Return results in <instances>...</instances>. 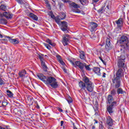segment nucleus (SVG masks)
<instances>
[{
  "instance_id": "nucleus-61",
  "label": "nucleus",
  "mask_w": 129,
  "mask_h": 129,
  "mask_svg": "<svg viewBox=\"0 0 129 129\" xmlns=\"http://www.w3.org/2000/svg\"><path fill=\"white\" fill-rule=\"evenodd\" d=\"M45 57H47V55H45Z\"/></svg>"
},
{
  "instance_id": "nucleus-17",
  "label": "nucleus",
  "mask_w": 129,
  "mask_h": 129,
  "mask_svg": "<svg viewBox=\"0 0 129 129\" xmlns=\"http://www.w3.org/2000/svg\"><path fill=\"white\" fill-rule=\"evenodd\" d=\"M80 53V57L81 60H86V56H85V53H84V51L82 50H80L79 51Z\"/></svg>"
},
{
  "instance_id": "nucleus-28",
  "label": "nucleus",
  "mask_w": 129,
  "mask_h": 129,
  "mask_svg": "<svg viewBox=\"0 0 129 129\" xmlns=\"http://www.w3.org/2000/svg\"><path fill=\"white\" fill-rule=\"evenodd\" d=\"M38 57L39 59H40V62H43V61H45V59H44V54H38Z\"/></svg>"
},
{
  "instance_id": "nucleus-1",
  "label": "nucleus",
  "mask_w": 129,
  "mask_h": 129,
  "mask_svg": "<svg viewBox=\"0 0 129 129\" xmlns=\"http://www.w3.org/2000/svg\"><path fill=\"white\" fill-rule=\"evenodd\" d=\"M83 81L84 82L80 81L79 83V86L81 88V90H84L85 91L86 89H87L88 92H93L94 86H93V83L89 80V78L87 77H84Z\"/></svg>"
},
{
  "instance_id": "nucleus-15",
  "label": "nucleus",
  "mask_w": 129,
  "mask_h": 129,
  "mask_svg": "<svg viewBox=\"0 0 129 129\" xmlns=\"http://www.w3.org/2000/svg\"><path fill=\"white\" fill-rule=\"evenodd\" d=\"M61 30L62 31H67V22L65 21L61 22Z\"/></svg>"
},
{
  "instance_id": "nucleus-35",
  "label": "nucleus",
  "mask_w": 129,
  "mask_h": 129,
  "mask_svg": "<svg viewBox=\"0 0 129 129\" xmlns=\"http://www.w3.org/2000/svg\"><path fill=\"white\" fill-rule=\"evenodd\" d=\"M45 47H46L47 48V49H48V50H50V49H51V46L50 45H49V44H47V43H43Z\"/></svg>"
},
{
  "instance_id": "nucleus-49",
  "label": "nucleus",
  "mask_w": 129,
  "mask_h": 129,
  "mask_svg": "<svg viewBox=\"0 0 129 129\" xmlns=\"http://www.w3.org/2000/svg\"><path fill=\"white\" fill-rule=\"evenodd\" d=\"M63 123H64V121H60V126H62Z\"/></svg>"
},
{
  "instance_id": "nucleus-19",
  "label": "nucleus",
  "mask_w": 129,
  "mask_h": 129,
  "mask_svg": "<svg viewBox=\"0 0 129 129\" xmlns=\"http://www.w3.org/2000/svg\"><path fill=\"white\" fill-rule=\"evenodd\" d=\"M29 17L34 21H38V17L35 15V14H34L33 13H30Z\"/></svg>"
},
{
  "instance_id": "nucleus-45",
  "label": "nucleus",
  "mask_w": 129,
  "mask_h": 129,
  "mask_svg": "<svg viewBox=\"0 0 129 129\" xmlns=\"http://www.w3.org/2000/svg\"><path fill=\"white\" fill-rule=\"evenodd\" d=\"M108 10H109V6L107 5L106 6V8L105 9V10L108 11Z\"/></svg>"
},
{
  "instance_id": "nucleus-25",
  "label": "nucleus",
  "mask_w": 129,
  "mask_h": 129,
  "mask_svg": "<svg viewBox=\"0 0 129 129\" xmlns=\"http://www.w3.org/2000/svg\"><path fill=\"white\" fill-rule=\"evenodd\" d=\"M7 92V95L9 97H10L11 98H13V97H14V94L11 91L8 90Z\"/></svg>"
},
{
  "instance_id": "nucleus-54",
  "label": "nucleus",
  "mask_w": 129,
  "mask_h": 129,
  "mask_svg": "<svg viewBox=\"0 0 129 129\" xmlns=\"http://www.w3.org/2000/svg\"><path fill=\"white\" fill-rule=\"evenodd\" d=\"M103 77H105V73H104L103 75Z\"/></svg>"
},
{
  "instance_id": "nucleus-60",
  "label": "nucleus",
  "mask_w": 129,
  "mask_h": 129,
  "mask_svg": "<svg viewBox=\"0 0 129 129\" xmlns=\"http://www.w3.org/2000/svg\"><path fill=\"white\" fill-rule=\"evenodd\" d=\"M95 123H97V121L96 120H95Z\"/></svg>"
},
{
  "instance_id": "nucleus-31",
  "label": "nucleus",
  "mask_w": 129,
  "mask_h": 129,
  "mask_svg": "<svg viewBox=\"0 0 129 129\" xmlns=\"http://www.w3.org/2000/svg\"><path fill=\"white\" fill-rule=\"evenodd\" d=\"M80 2L83 6H85L87 4H88V2L87 0H80Z\"/></svg>"
},
{
  "instance_id": "nucleus-62",
  "label": "nucleus",
  "mask_w": 129,
  "mask_h": 129,
  "mask_svg": "<svg viewBox=\"0 0 129 129\" xmlns=\"http://www.w3.org/2000/svg\"><path fill=\"white\" fill-rule=\"evenodd\" d=\"M0 67H1V65H0Z\"/></svg>"
},
{
  "instance_id": "nucleus-56",
  "label": "nucleus",
  "mask_w": 129,
  "mask_h": 129,
  "mask_svg": "<svg viewBox=\"0 0 129 129\" xmlns=\"http://www.w3.org/2000/svg\"><path fill=\"white\" fill-rule=\"evenodd\" d=\"M63 71H64V72L66 73V72H67V71H66V69H63Z\"/></svg>"
},
{
  "instance_id": "nucleus-33",
  "label": "nucleus",
  "mask_w": 129,
  "mask_h": 129,
  "mask_svg": "<svg viewBox=\"0 0 129 129\" xmlns=\"http://www.w3.org/2000/svg\"><path fill=\"white\" fill-rule=\"evenodd\" d=\"M8 42V40L7 39H3L0 40L1 44H6Z\"/></svg>"
},
{
  "instance_id": "nucleus-53",
  "label": "nucleus",
  "mask_w": 129,
  "mask_h": 129,
  "mask_svg": "<svg viewBox=\"0 0 129 129\" xmlns=\"http://www.w3.org/2000/svg\"><path fill=\"white\" fill-rule=\"evenodd\" d=\"M29 99H30V100H32V99H33V98L32 97H28Z\"/></svg>"
},
{
  "instance_id": "nucleus-22",
  "label": "nucleus",
  "mask_w": 129,
  "mask_h": 129,
  "mask_svg": "<svg viewBox=\"0 0 129 129\" xmlns=\"http://www.w3.org/2000/svg\"><path fill=\"white\" fill-rule=\"evenodd\" d=\"M108 102L109 103H112V102H114L115 101H113V97H112V95H109L108 96Z\"/></svg>"
},
{
  "instance_id": "nucleus-2",
  "label": "nucleus",
  "mask_w": 129,
  "mask_h": 129,
  "mask_svg": "<svg viewBox=\"0 0 129 129\" xmlns=\"http://www.w3.org/2000/svg\"><path fill=\"white\" fill-rule=\"evenodd\" d=\"M37 76L44 83L47 85H50L52 88H57L58 87V84H57L55 78L53 77H46L42 74H37Z\"/></svg>"
},
{
  "instance_id": "nucleus-55",
  "label": "nucleus",
  "mask_w": 129,
  "mask_h": 129,
  "mask_svg": "<svg viewBox=\"0 0 129 129\" xmlns=\"http://www.w3.org/2000/svg\"><path fill=\"white\" fill-rule=\"evenodd\" d=\"M0 129H6V128H5L2 127V126H0Z\"/></svg>"
},
{
  "instance_id": "nucleus-29",
  "label": "nucleus",
  "mask_w": 129,
  "mask_h": 129,
  "mask_svg": "<svg viewBox=\"0 0 129 129\" xmlns=\"http://www.w3.org/2000/svg\"><path fill=\"white\" fill-rule=\"evenodd\" d=\"M61 20H64L66 18V15L64 13H61L59 16H58Z\"/></svg>"
},
{
  "instance_id": "nucleus-44",
  "label": "nucleus",
  "mask_w": 129,
  "mask_h": 129,
  "mask_svg": "<svg viewBox=\"0 0 129 129\" xmlns=\"http://www.w3.org/2000/svg\"><path fill=\"white\" fill-rule=\"evenodd\" d=\"M46 7L48 9V10H51V5L49 3H48V4H46Z\"/></svg>"
},
{
  "instance_id": "nucleus-50",
  "label": "nucleus",
  "mask_w": 129,
  "mask_h": 129,
  "mask_svg": "<svg viewBox=\"0 0 129 129\" xmlns=\"http://www.w3.org/2000/svg\"><path fill=\"white\" fill-rule=\"evenodd\" d=\"M58 110L60 112H63V110L62 109H61V108H58Z\"/></svg>"
},
{
  "instance_id": "nucleus-18",
  "label": "nucleus",
  "mask_w": 129,
  "mask_h": 129,
  "mask_svg": "<svg viewBox=\"0 0 129 129\" xmlns=\"http://www.w3.org/2000/svg\"><path fill=\"white\" fill-rule=\"evenodd\" d=\"M93 72L94 73L97 74L98 76H100L101 73H100V69L99 68H94L93 69Z\"/></svg>"
},
{
  "instance_id": "nucleus-14",
  "label": "nucleus",
  "mask_w": 129,
  "mask_h": 129,
  "mask_svg": "<svg viewBox=\"0 0 129 129\" xmlns=\"http://www.w3.org/2000/svg\"><path fill=\"white\" fill-rule=\"evenodd\" d=\"M5 38L8 39L10 43H12V44H19V43H20V41H19V40L17 39H12L9 36H5Z\"/></svg>"
},
{
  "instance_id": "nucleus-58",
  "label": "nucleus",
  "mask_w": 129,
  "mask_h": 129,
  "mask_svg": "<svg viewBox=\"0 0 129 129\" xmlns=\"http://www.w3.org/2000/svg\"><path fill=\"white\" fill-rule=\"evenodd\" d=\"M92 129H95V126H92Z\"/></svg>"
},
{
  "instance_id": "nucleus-59",
  "label": "nucleus",
  "mask_w": 129,
  "mask_h": 129,
  "mask_svg": "<svg viewBox=\"0 0 129 129\" xmlns=\"http://www.w3.org/2000/svg\"><path fill=\"white\" fill-rule=\"evenodd\" d=\"M54 3H56V0H52Z\"/></svg>"
},
{
  "instance_id": "nucleus-42",
  "label": "nucleus",
  "mask_w": 129,
  "mask_h": 129,
  "mask_svg": "<svg viewBox=\"0 0 129 129\" xmlns=\"http://www.w3.org/2000/svg\"><path fill=\"white\" fill-rule=\"evenodd\" d=\"M56 58H57V61H58L62 59V58H61V56L60 55H56Z\"/></svg>"
},
{
  "instance_id": "nucleus-40",
  "label": "nucleus",
  "mask_w": 129,
  "mask_h": 129,
  "mask_svg": "<svg viewBox=\"0 0 129 129\" xmlns=\"http://www.w3.org/2000/svg\"><path fill=\"white\" fill-rule=\"evenodd\" d=\"M50 17H51V19H53V20H55L56 17H55L54 15H53V13L50 12Z\"/></svg>"
},
{
  "instance_id": "nucleus-11",
  "label": "nucleus",
  "mask_w": 129,
  "mask_h": 129,
  "mask_svg": "<svg viewBox=\"0 0 129 129\" xmlns=\"http://www.w3.org/2000/svg\"><path fill=\"white\" fill-rule=\"evenodd\" d=\"M4 17L6 18V19H12L13 15L8 12H4L3 13L0 12V18H4Z\"/></svg>"
},
{
  "instance_id": "nucleus-10",
  "label": "nucleus",
  "mask_w": 129,
  "mask_h": 129,
  "mask_svg": "<svg viewBox=\"0 0 129 129\" xmlns=\"http://www.w3.org/2000/svg\"><path fill=\"white\" fill-rule=\"evenodd\" d=\"M112 49V45L110 43V39L107 38L105 45V49L106 51H109Z\"/></svg>"
},
{
  "instance_id": "nucleus-32",
  "label": "nucleus",
  "mask_w": 129,
  "mask_h": 129,
  "mask_svg": "<svg viewBox=\"0 0 129 129\" xmlns=\"http://www.w3.org/2000/svg\"><path fill=\"white\" fill-rule=\"evenodd\" d=\"M97 12L98 13H99V14H102V13L104 12V6H102V7L99 10H98Z\"/></svg>"
},
{
  "instance_id": "nucleus-36",
  "label": "nucleus",
  "mask_w": 129,
  "mask_h": 129,
  "mask_svg": "<svg viewBox=\"0 0 129 129\" xmlns=\"http://www.w3.org/2000/svg\"><path fill=\"white\" fill-rule=\"evenodd\" d=\"M67 101L69 103H71L73 102V100H72V98L69 97L67 99Z\"/></svg>"
},
{
  "instance_id": "nucleus-16",
  "label": "nucleus",
  "mask_w": 129,
  "mask_h": 129,
  "mask_svg": "<svg viewBox=\"0 0 129 129\" xmlns=\"http://www.w3.org/2000/svg\"><path fill=\"white\" fill-rule=\"evenodd\" d=\"M18 74L21 78H25L26 77V74H27V72H26V70H23L19 72Z\"/></svg>"
},
{
  "instance_id": "nucleus-13",
  "label": "nucleus",
  "mask_w": 129,
  "mask_h": 129,
  "mask_svg": "<svg viewBox=\"0 0 129 129\" xmlns=\"http://www.w3.org/2000/svg\"><path fill=\"white\" fill-rule=\"evenodd\" d=\"M97 24L94 22H91L90 26H89V29L91 32H93L95 30V29L97 28Z\"/></svg>"
},
{
  "instance_id": "nucleus-4",
  "label": "nucleus",
  "mask_w": 129,
  "mask_h": 129,
  "mask_svg": "<svg viewBox=\"0 0 129 129\" xmlns=\"http://www.w3.org/2000/svg\"><path fill=\"white\" fill-rule=\"evenodd\" d=\"M69 6L70 8H74V9L72 10L73 12L74 13H77L78 14H82V13H83V11H80L78 8H80V6L77 4L76 3L73 2V3H70Z\"/></svg>"
},
{
  "instance_id": "nucleus-43",
  "label": "nucleus",
  "mask_w": 129,
  "mask_h": 129,
  "mask_svg": "<svg viewBox=\"0 0 129 129\" xmlns=\"http://www.w3.org/2000/svg\"><path fill=\"white\" fill-rule=\"evenodd\" d=\"M3 84H5V82L0 78V85H3Z\"/></svg>"
},
{
  "instance_id": "nucleus-51",
  "label": "nucleus",
  "mask_w": 129,
  "mask_h": 129,
  "mask_svg": "<svg viewBox=\"0 0 129 129\" xmlns=\"http://www.w3.org/2000/svg\"><path fill=\"white\" fill-rule=\"evenodd\" d=\"M45 3L46 5H48L49 4V2L48 1V0H45Z\"/></svg>"
},
{
  "instance_id": "nucleus-12",
  "label": "nucleus",
  "mask_w": 129,
  "mask_h": 129,
  "mask_svg": "<svg viewBox=\"0 0 129 129\" xmlns=\"http://www.w3.org/2000/svg\"><path fill=\"white\" fill-rule=\"evenodd\" d=\"M69 39H70V36L68 34H66L63 37L62 44L64 46H67L68 43H69Z\"/></svg>"
},
{
  "instance_id": "nucleus-47",
  "label": "nucleus",
  "mask_w": 129,
  "mask_h": 129,
  "mask_svg": "<svg viewBox=\"0 0 129 129\" xmlns=\"http://www.w3.org/2000/svg\"><path fill=\"white\" fill-rule=\"evenodd\" d=\"M62 1L64 3H70V1L69 0H62Z\"/></svg>"
},
{
  "instance_id": "nucleus-26",
  "label": "nucleus",
  "mask_w": 129,
  "mask_h": 129,
  "mask_svg": "<svg viewBox=\"0 0 129 129\" xmlns=\"http://www.w3.org/2000/svg\"><path fill=\"white\" fill-rule=\"evenodd\" d=\"M54 20H55L56 24H58V25H60V21H61V18L59 16L55 17Z\"/></svg>"
},
{
  "instance_id": "nucleus-34",
  "label": "nucleus",
  "mask_w": 129,
  "mask_h": 129,
  "mask_svg": "<svg viewBox=\"0 0 129 129\" xmlns=\"http://www.w3.org/2000/svg\"><path fill=\"white\" fill-rule=\"evenodd\" d=\"M84 67H85L86 70H88V71H90V70H91V69L89 67V65H86L85 63V66H84Z\"/></svg>"
},
{
  "instance_id": "nucleus-21",
  "label": "nucleus",
  "mask_w": 129,
  "mask_h": 129,
  "mask_svg": "<svg viewBox=\"0 0 129 129\" xmlns=\"http://www.w3.org/2000/svg\"><path fill=\"white\" fill-rule=\"evenodd\" d=\"M0 24L1 25H7L8 24V21L5 18H0Z\"/></svg>"
},
{
  "instance_id": "nucleus-52",
  "label": "nucleus",
  "mask_w": 129,
  "mask_h": 129,
  "mask_svg": "<svg viewBox=\"0 0 129 129\" xmlns=\"http://www.w3.org/2000/svg\"><path fill=\"white\" fill-rule=\"evenodd\" d=\"M94 3H97L99 0H92Z\"/></svg>"
},
{
  "instance_id": "nucleus-37",
  "label": "nucleus",
  "mask_w": 129,
  "mask_h": 129,
  "mask_svg": "<svg viewBox=\"0 0 129 129\" xmlns=\"http://www.w3.org/2000/svg\"><path fill=\"white\" fill-rule=\"evenodd\" d=\"M3 106H7L8 105V102L6 101H3L2 102Z\"/></svg>"
},
{
  "instance_id": "nucleus-9",
  "label": "nucleus",
  "mask_w": 129,
  "mask_h": 129,
  "mask_svg": "<svg viewBox=\"0 0 129 129\" xmlns=\"http://www.w3.org/2000/svg\"><path fill=\"white\" fill-rule=\"evenodd\" d=\"M128 42V38L125 36H122L119 40L120 44H125V46L127 47V43Z\"/></svg>"
},
{
  "instance_id": "nucleus-8",
  "label": "nucleus",
  "mask_w": 129,
  "mask_h": 129,
  "mask_svg": "<svg viewBox=\"0 0 129 129\" xmlns=\"http://www.w3.org/2000/svg\"><path fill=\"white\" fill-rule=\"evenodd\" d=\"M106 123L109 125L108 129H113L111 126L113 125V120L111 118L110 116H108L106 117Z\"/></svg>"
},
{
  "instance_id": "nucleus-3",
  "label": "nucleus",
  "mask_w": 129,
  "mask_h": 129,
  "mask_svg": "<svg viewBox=\"0 0 129 129\" xmlns=\"http://www.w3.org/2000/svg\"><path fill=\"white\" fill-rule=\"evenodd\" d=\"M122 76H123V70L121 69H119L116 72V75H114V78L112 79L115 88H119L120 86V79Z\"/></svg>"
},
{
  "instance_id": "nucleus-48",
  "label": "nucleus",
  "mask_w": 129,
  "mask_h": 129,
  "mask_svg": "<svg viewBox=\"0 0 129 129\" xmlns=\"http://www.w3.org/2000/svg\"><path fill=\"white\" fill-rule=\"evenodd\" d=\"M100 129H105V128H104V126H103V125H100Z\"/></svg>"
},
{
  "instance_id": "nucleus-6",
  "label": "nucleus",
  "mask_w": 129,
  "mask_h": 129,
  "mask_svg": "<svg viewBox=\"0 0 129 129\" xmlns=\"http://www.w3.org/2000/svg\"><path fill=\"white\" fill-rule=\"evenodd\" d=\"M124 60H125V56L123 55L118 57L117 64L118 67H123L124 66Z\"/></svg>"
},
{
  "instance_id": "nucleus-23",
  "label": "nucleus",
  "mask_w": 129,
  "mask_h": 129,
  "mask_svg": "<svg viewBox=\"0 0 129 129\" xmlns=\"http://www.w3.org/2000/svg\"><path fill=\"white\" fill-rule=\"evenodd\" d=\"M41 66L43 68V69L44 71H47V66L46 65V63H45V60H44L43 61H41Z\"/></svg>"
},
{
  "instance_id": "nucleus-30",
  "label": "nucleus",
  "mask_w": 129,
  "mask_h": 129,
  "mask_svg": "<svg viewBox=\"0 0 129 129\" xmlns=\"http://www.w3.org/2000/svg\"><path fill=\"white\" fill-rule=\"evenodd\" d=\"M0 10L6 12V11H7V6L3 5L0 6Z\"/></svg>"
},
{
  "instance_id": "nucleus-20",
  "label": "nucleus",
  "mask_w": 129,
  "mask_h": 129,
  "mask_svg": "<svg viewBox=\"0 0 129 129\" xmlns=\"http://www.w3.org/2000/svg\"><path fill=\"white\" fill-rule=\"evenodd\" d=\"M117 94H124L125 93V91H124L121 88H117Z\"/></svg>"
},
{
  "instance_id": "nucleus-5",
  "label": "nucleus",
  "mask_w": 129,
  "mask_h": 129,
  "mask_svg": "<svg viewBox=\"0 0 129 129\" xmlns=\"http://www.w3.org/2000/svg\"><path fill=\"white\" fill-rule=\"evenodd\" d=\"M72 64H73V66L74 67H78L79 69H81V71L83 72L84 71V66L85 65V63H82V62L80 61H76L75 62H73V61H71Z\"/></svg>"
},
{
  "instance_id": "nucleus-27",
  "label": "nucleus",
  "mask_w": 129,
  "mask_h": 129,
  "mask_svg": "<svg viewBox=\"0 0 129 129\" xmlns=\"http://www.w3.org/2000/svg\"><path fill=\"white\" fill-rule=\"evenodd\" d=\"M46 42L47 43H48V44H49V45H51V46H52L53 47H54L55 46V43H52V41H51V40H50L49 39H47L46 40Z\"/></svg>"
},
{
  "instance_id": "nucleus-7",
  "label": "nucleus",
  "mask_w": 129,
  "mask_h": 129,
  "mask_svg": "<svg viewBox=\"0 0 129 129\" xmlns=\"http://www.w3.org/2000/svg\"><path fill=\"white\" fill-rule=\"evenodd\" d=\"M116 102H113L111 104L107 107V110L109 114L113 113V108L116 106Z\"/></svg>"
},
{
  "instance_id": "nucleus-46",
  "label": "nucleus",
  "mask_w": 129,
  "mask_h": 129,
  "mask_svg": "<svg viewBox=\"0 0 129 129\" xmlns=\"http://www.w3.org/2000/svg\"><path fill=\"white\" fill-rule=\"evenodd\" d=\"M99 58L100 59L101 61H102V62L103 63V64H105V62L104 61V60H103L102 58H101V57H99Z\"/></svg>"
},
{
  "instance_id": "nucleus-41",
  "label": "nucleus",
  "mask_w": 129,
  "mask_h": 129,
  "mask_svg": "<svg viewBox=\"0 0 129 129\" xmlns=\"http://www.w3.org/2000/svg\"><path fill=\"white\" fill-rule=\"evenodd\" d=\"M58 62H59V63H60V64L62 65L63 66H64V65H65V63L64 62V61H63V60L62 59H60V60H59Z\"/></svg>"
},
{
  "instance_id": "nucleus-38",
  "label": "nucleus",
  "mask_w": 129,
  "mask_h": 129,
  "mask_svg": "<svg viewBox=\"0 0 129 129\" xmlns=\"http://www.w3.org/2000/svg\"><path fill=\"white\" fill-rule=\"evenodd\" d=\"M15 1L20 5H24V4H25V3H24V2H23V1L22 0H15Z\"/></svg>"
},
{
  "instance_id": "nucleus-24",
  "label": "nucleus",
  "mask_w": 129,
  "mask_h": 129,
  "mask_svg": "<svg viewBox=\"0 0 129 129\" xmlns=\"http://www.w3.org/2000/svg\"><path fill=\"white\" fill-rule=\"evenodd\" d=\"M116 24L118 27H121V25H122V19L119 18L116 22Z\"/></svg>"
},
{
  "instance_id": "nucleus-39",
  "label": "nucleus",
  "mask_w": 129,
  "mask_h": 129,
  "mask_svg": "<svg viewBox=\"0 0 129 129\" xmlns=\"http://www.w3.org/2000/svg\"><path fill=\"white\" fill-rule=\"evenodd\" d=\"M111 95H115L116 94V91L115 90L113 89L111 91Z\"/></svg>"
},
{
  "instance_id": "nucleus-57",
  "label": "nucleus",
  "mask_w": 129,
  "mask_h": 129,
  "mask_svg": "<svg viewBox=\"0 0 129 129\" xmlns=\"http://www.w3.org/2000/svg\"><path fill=\"white\" fill-rule=\"evenodd\" d=\"M0 38H3V35H2L1 34H0Z\"/></svg>"
}]
</instances>
